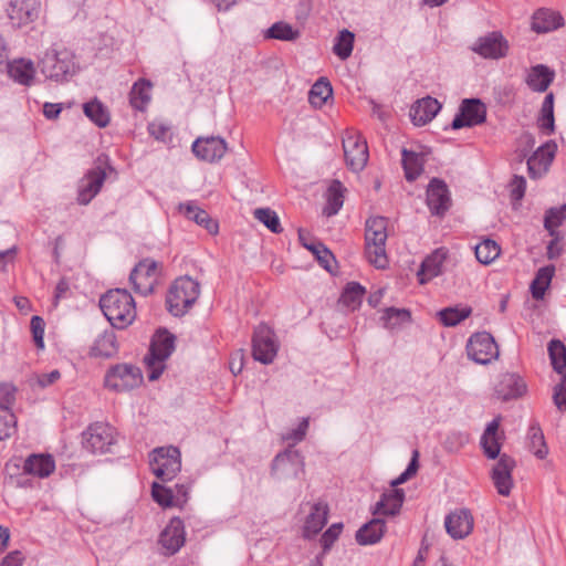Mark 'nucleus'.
I'll return each mask as SVG.
<instances>
[{"mask_svg":"<svg viewBox=\"0 0 566 566\" xmlns=\"http://www.w3.org/2000/svg\"><path fill=\"white\" fill-rule=\"evenodd\" d=\"M279 345L275 342L273 331L264 325L260 324L253 333L252 338V354L253 358L264 365L271 364L276 354Z\"/></svg>","mask_w":566,"mask_h":566,"instance_id":"obj_13","label":"nucleus"},{"mask_svg":"<svg viewBox=\"0 0 566 566\" xmlns=\"http://www.w3.org/2000/svg\"><path fill=\"white\" fill-rule=\"evenodd\" d=\"M472 50L485 59L497 60L507 55L509 42L502 33L494 31L479 38Z\"/></svg>","mask_w":566,"mask_h":566,"instance_id":"obj_16","label":"nucleus"},{"mask_svg":"<svg viewBox=\"0 0 566 566\" xmlns=\"http://www.w3.org/2000/svg\"><path fill=\"white\" fill-rule=\"evenodd\" d=\"M9 76L17 83L30 86L33 82L35 69L31 60L18 59L7 63Z\"/></svg>","mask_w":566,"mask_h":566,"instance_id":"obj_32","label":"nucleus"},{"mask_svg":"<svg viewBox=\"0 0 566 566\" xmlns=\"http://www.w3.org/2000/svg\"><path fill=\"white\" fill-rule=\"evenodd\" d=\"M556 144L554 142H547L527 159L528 176L532 179H538L543 177L551 166L555 151Z\"/></svg>","mask_w":566,"mask_h":566,"instance_id":"obj_20","label":"nucleus"},{"mask_svg":"<svg viewBox=\"0 0 566 566\" xmlns=\"http://www.w3.org/2000/svg\"><path fill=\"white\" fill-rule=\"evenodd\" d=\"M169 130L170 126L163 122H153L148 125L149 134L157 140H165Z\"/></svg>","mask_w":566,"mask_h":566,"instance_id":"obj_61","label":"nucleus"},{"mask_svg":"<svg viewBox=\"0 0 566 566\" xmlns=\"http://www.w3.org/2000/svg\"><path fill=\"white\" fill-rule=\"evenodd\" d=\"M465 442H468V436L460 432H453L450 436H448L444 446L446 449L449 451H457Z\"/></svg>","mask_w":566,"mask_h":566,"instance_id":"obj_63","label":"nucleus"},{"mask_svg":"<svg viewBox=\"0 0 566 566\" xmlns=\"http://www.w3.org/2000/svg\"><path fill=\"white\" fill-rule=\"evenodd\" d=\"M39 66L48 80L57 83L67 82L78 70L73 52L65 48L48 50L40 60Z\"/></svg>","mask_w":566,"mask_h":566,"instance_id":"obj_3","label":"nucleus"},{"mask_svg":"<svg viewBox=\"0 0 566 566\" xmlns=\"http://www.w3.org/2000/svg\"><path fill=\"white\" fill-rule=\"evenodd\" d=\"M254 218L263 223L271 232L281 233L283 231L280 219L275 211L270 208H258L253 212Z\"/></svg>","mask_w":566,"mask_h":566,"instance_id":"obj_52","label":"nucleus"},{"mask_svg":"<svg viewBox=\"0 0 566 566\" xmlns=\"http://www.w3.org/2000/svg\"><path fill=\"white\" fill-rule=\"evenodd\" d=\"M411 318L410 312L406 308L387 307L385 308L381 321L384 326L388 329H394L402 324L409 322Z\"/></svg>","mask_w":566,"mask_h":566,"instance_id":"obj_50","label":"nucleus"},{"mask_svg":"<svg viewBox=\"0 0 566 566\" xmlns=\"http://www.w3.org/2000/svg\"><path fill=\"white\" fill-rule=\"evenodd\" d=\"M441 109V104L437 98L431 96L418 99L410 108V118L416 126H423L431 122L438 112Z\"/></svg>","mask_w":566,"mask_h":566,"instance_id":"obj_26","label":"nucleus"},{"mask_svg":"<svg viewBox=\"0 0 566 566\" xmlns=\"http://www.w3.org/2000/svg\"><path fill=\"white\" fill-rule=\"evenodd\" d=\"M486 120V106L480 98H464L450 127L454 130L473 127Z\"/></svg>","mask_w":566,"mask_h":566,"instance_id":"obj_12","label":"nucleus"},{"mask_svg":"<svg viewBox=\"0 0 566 566\" xmlns=\"http://www.w3.org/2000/svg\"><path fill=\"white\" fill-rule=\"evenodd\" d=\"M151 83L147 80H138L132 87L129 93L130 105L138 111H144L150 101L149 91Z\"/></svg>","mask_w":566,"mask_h":566,"instance_id":"obj_41","label":"nucleus"},{"mask_svg":"<svg viewBox=\"0 0 566 566\" xmlns=\"http://www.w3.org/2000/svg\"><path fill=\"white\" fill-rule=\"evenodd\" d=\"M515 461L507 454H501L499 461L492 469L491 478L499 492L503 496L511 493L513 486L512 471Z\"/></svg>","mask_w":566,"mask_h":566,"instance_id":"obj_21","label":"nucleus"},{"mask_svg":"<svg viewBox=\"0 0 566 566\" xmlns=\"http://www.w3.org/2000/svg\"><path fill=\"white\" fill-rule=\"evenodd\" d=\"M472 313L471 307H446L438 312V316L442 325L452 327L468 318Z\"/></svg>","mask_w":566,"mask_h":566,"instance_id":"obj_47","label":"nucleus"},{"mask_svg":"<svg viewBox=\"0 0 566 566\" xmlns=\"http://www.w3.org/2000/svg\"><path fill=\"white\" fill-rule=\"evenodd\" d=\"M333 96V87L325 77H319L308 93V101L314 107L321 108Z\"/></svg>","mask_w":566,"mask_h":566,"instance_id":"obj_40","label":"nucleus"},{"mask_svg":"<svg viewBox=\"0 0 566 566\" xmlns=\"http://www.w3.org/2000/svg\"><path fill=\"white\" fill-rule=\"evenodd\" d=\"M499 399L507 401L522 397L526 391L525 381L514 373L502 374L494 388Z\"/></svg>","mask_w":566,"mask_h":566,"instance_id":"obj_23","label":"nucleus"},{"mask_svg":"<svg viewBox=\"0 0 566 566\" xmlns=\"http://www.w3.org/2000/svg\"><path fill=\"white\" fill-rule=\"evenodd\" d=\"M447 533L454 539L467 537L473 530V517L469 510L462 509L446 516Z\"/></svg>","mask_w":566,"mask_h":566,"instance_id":"obj_22","label":"nucleus"},{"mask_svg":"<svg viewBox=\"0 0 566 566\" xmlns=\"http://www.w3.org/2000/svg\"><path fill=\"white\" fill-rule=\"evenodd\" d=\"M553 400L559 411H566V375H563L560 382L554 387Z\"/></svg>","mask_w":566,"mask_h":566,"instance_id":"obj_60","label":"nucleus"},{"mask_svg":"<svg viewBox=\"0 0 566 566\" xmlns=\"http://www.w3.org/2000/svg\"><path fill=\"white\" fill-rule=\"evenodd\" d=\"M563 24L564 19L560 13L551 9H538L532 17V30L536 33L551 32Z\"/></svg>","mask_w":566,"mask_h":566,"instance_id":"obj_27","label":"nucleus"},{"mask_svg":"<svg viewBox=\"0 0 566 566\" xmlns=\"http://www.w3.org/2000/svg\"><path fill=\"white\" fill-rule=\"evenodd\" d=\"M175 349V336L168 331H163L157 334L156 338L151 342L149 348V356L145 358L148 366L155 363H164Z\"/></svg>","mask_w":566,"mask_h":566,"instance_id":"obj_25","label":"nucleus"},{"mask_svg":"<svg viewBox=\"0 0 566 566\" xmlns=\"http://www.w3.org/2000/svg\"><path fill=\"white\" fill-rule=\"evenodd\" d=\"M419 452L418 450H415L412 452V458L407 467V469L395 480L391 481V486L396 489L397 485L402 484L407 482L411 476H413L419 468L418 462Z\"/></svg>","mask_w":566,"mask_h":566,"instance_id":"obj_58","label":"nucleus"},{"mask_svg":"<svg viewBox=\"0 0 566 566\" xmlns=\"http://www.w3.org/2000/svg\"><path fill=\"white\" fill-rule=\"evenodd\" d=\"M446 258L447 252L443 249H437L422 261L417 273L420 284H424L441 274Z\"/></svg>","mask_w":566,"mask_h":566,"instance_id":"obj_28","label":"nucleus"},{"mask_svg":"<svg viewBox=\"0 0 566 566\" xmlns=\"http://www.w3.org/2000/svg\"><path fill=\"white\" fill-rule=\"evenodd\" d=\"M365 293L366 290L363 285L357 282H349L342 293L340 302L350 311H355L360 306Z\"/></svg>","mask_w":566,"mask_h":566,"instance_id":"obj_44","label":"nucleus"},{"mask_svg":"<svg viewBox=\"0 0 566 566\" xmlns=\"http://www.w3.org/2000/svg\"><path fill=\"white\" fill-rule=\"evenodd\" d=\"M143 382L142 370L132 364H117L108 369L104 384L114 391H127L138 387Z\"/></svg>","mask_w":566,"mask_h":566,"instance_id":"obj_8","label":"nucleus"},{"mask_svg":"<svg viewBox=\"0 0 566 566\" xmlns=\"http://www.w3.org/2000/svg\"><path fill=\"white\" fill-rule=\"evenodd\" d=\"M83 112L92 123L101 128L106 127L109 124V112L107 107L104 106V104L97 98L84 103Z\"/></svg>","mask_w":566,"mask_h":566,"instance_id":"obj_39","label":"nucleus"},{"mask_svg":"<svg viewBox=\"0 0 566 566\" xmlns=\"http://www.w3.org/2000/svg\"><path fill=\"white\" fill-rule=\"evenodd\" d=\"M386 531V522L381 517H374L356 532V541L359 545H374L378 543Z\"/></svg>","mask_w":566,"mask_h":566,"instance_id":"obj_30","label":"nucleus"},{"mask_svg":"<svg viewBox=\"0 0 566 566\" xmlns=\"http://www.w3.org/2000/svg\"><path fill=\"white\" fill-rule=\"evenodd\" d=\"M467 354L475 363L486 365L499 357V347L490 333H475L468 340Z\"/></svg>","mask_w":566,"mask_h":566,"instance_id":"obj_11","label":"nucleus"},{"mask_svg":"<svg viewBox=\"0 0 566 566\" xmlns=\"http://www.w3.org/2000/svg\"><path fill=\"white\" fill-rule=\"evenodd\" d=\"M40 12L39 0H10L7 14L14 28L33 22Z\"/></svg>","mask_w":566,"mask_h":566,"instance_id":"obj_18","label":"nucleus"},{"mask_svg":"<svg viewBox=\"0 0 566 566\" xmlns=\"http://www.w3.org/2000/svg\"><path fill=\"white\" fill-rule=\"evenodd\" d=\"M354 41H355V34L344 29L339 31L335 39V43L333 46V52L340 59V60H347L353 52L354 48Z\"/></svg>","mask_w":566,"mask_h":566,"instance_id":"obj_46","label":"nucleus"},{"mask_svg":"<svg viewBox=\"0 0 566 566\" xmlns=\"http://www.w3.org/2000/svg\"><path fill=\"white\" fill-rule=\"evenodd\" d=\"M117 353L115 333L112 329L104 331L94 342L90 354L93 357H112Z\"/></svg>","mask_w":566,"mask_h":566,"instance_id":"obj_36","label":"nucleus"},{"mask_svg":"<svg viewBox=\"0 0 566 566\" xmlns=\"http://www.w3.org/2000/svg\"><path fill=\"white\" fill-rule=\"evenodd\" d=\"M566 220V205L552 207L544 216V228L551 235H555L556 229Z\"/></svg>","mask_w":566,"mask_h":566,"instance_id":"obj_51","label":"nucleus"},{"mask_svg":"<svg viewBox=\"0 0 566 566\" xmlns=\"http://www.w3.org/2000/svg\"><path fill=\"white\" fill-rule=\"evenodd\" d=\"M401 164L406 179L415 181L423 171L424 158L422 154L403 148L401 150Z\"/></svg>","mask_w":566,"mask_h":566,"instance_id":"obj_37","label":"nucleus"},{"mask_svg":"<svg viewBox=\"0 0 566 566\" xmlns=\"http://www.w3.org/2000/svg\"><path fill=\"white\" fill-rule=\"evenodd\" d=\"M179 210L184 211L185 216L189 220H192L197 224L203 227L209 233L214 234L218 232L217 221H214L206 210L199 208L195 203H180Z\"/></svg>","mask_w":566,"mask_h":566,"instance_id":"obj_34","label":"nucleus"},{"mask_svg":"<svg viewBox=\"0 0 566 566\" xmlns=\"http://www.w3.org/2000/svg\"><path fill=\"white\" fill-rule=\"evenodd\" d=\"M151 496L163 507L175 506L174 490L158 482L151 484Z\"/></svg>","mask_w":566,"mask_h":566,"instance_id":"obj_53","label":"nucleus"},{"mask_svg":"<svg viewBox=\"0 0 566 566\" xmlns=\"http://www.w3.org/2000/svg\"><path fill=\"white\" fill-rule=\"evenodd\" d=\"M328 507L323 503H315L312 506V511L306 517L303 536L305 538H312L317 535L327 523Z\"/></svg>","mask_w":566,"mask_h":566,"instance_id":"obj_31","label":"nucleus"},{"mask_svg":"<svg viewBox=\"0 0 566 566\" xmlns=\"http://www.w3.org/2000/svg\"><path fill=\"white\" fill-rule=\"evenodd\" d=\"M192 153L201 160L216 163L227 153V143L219 136L199 137L192 144Z\"/></svg>","mask_w":566,"mask_h":566,"instance_id":"obj_17","label":"nucleus"},{"mask_svg":"<svg viewBox=\"0 0 566 566\" xmlns=\"http://www.w3.org/2000/svg\"><path fill=\"white\" fill-rule=\"evenodd\" d=\"M500 253V245L491 239H485L475 247L476 260L485 265L493 262Z\"/></svg>","mask_w":566,"mask_h":566,"instance_id":"obj_49","label":"nucleus"},{"mask_svg":"<svg viewBox=\"0 0 566 566\" xmlns=\"http://www.w3.org/2000/svg\"><path fill=\"white\" fill-rule=\"evenodd\" d=\"M548 355L554 370L564 374L566 368V347L559 339H552L548 343Z\"/></svg>","mask_w":566,"mask_h":566,"instance_id":"obj_48","label":"nucleus"},{"mask_svg":"<svg viewBox=\"0 0 566 566\" xmlns=\"http://www.w3.org/2000/svg\"><path fill=\"white\" fill-rule=\"evenodd\" d=\"M499 420L493 419L488 423L482 437L481 447L489 459H496L501 452V443L497 438Z\"/></svg>","mask_w":566,"mask_h":566,"instance_id":"obj_35","label":"nucleus"},{"mask_svg":"<svg viewBox=\"0 0 566 566\" xmlns=\"http://www.w3.org/2000/svg\"><path fill=\"white\" fill-rule=\"evenodd\" d=\"M555 78V72L544 64L532 66L525 78L528 87L534 92H545Z\"/></svg>","mask_w":566,"mask_h":566,"instance_id":"obj_29","label":"nucleus"},{"mask_svg":"<svg viewBox=\"0 0 566 566\" xmlns=\"http://www.w3.org/2000/svg\"><path fill=\"white\" fill-rule=\"evenodd\" d=\"M55 469V462L50 454H31L24 461L23 471L39 478L49 476Z\"/></svg>","mask_w":566,"mask_h":566,"instance_id":"obj_33","label":"nucleus"},{"mask_svg":"<svg viewBox=\"0 0 566 566\" xmlns=\"http://www.w3.org/2000/svg\"><path fill=\"white\" fill-rule=\"evenodd\" d=\"M190 484L177 483L174 490L175 506H182L188 501Z\"/></svg>","mask_w":566,"mask_h":566,"instance_id":"obj_64","label":"nucleus"},{"mask_svg":"<svg viewBox=\"0 0 566 566\" xmlns=\"http://www.w3.org/2000/svg\"><path fill=\"white\" fill-rule=\"evenodd\" d=\"M151 472L163 482L171 481L181 469L180 451L176 447H159L149 454Z\"/></svg>","mask_w":566,"mask_h":566,"instance_id":"obj_5","label":"nucleus"},{"mask_svg":"<svg viewBox=\"0 0 566 566\" xmlns=\"http://www.w3.org/2000/svg\"><path fill=\"white\" fill-rule=\"evenodd\" d=\"M106 174L101 167L88 170L78 181L77 201L80 205H88L92 199L99 192Z\"/></svg>","mask_w":566,"mask_h":566,"instance_id":"obj_19","label":"nucleus"},{"mask_svg":"<svg viewBox=\"0 0 566 566\" xmlns=\"http://www.w3.org/2000/svg\"><path fill=\"white\" fill-rule=\"evenodd\" d=\"M82 444L93 454H104L112 451L116 443V430L108 423L95 422L82 433Z\"/></svg>","mask_w":566,"mask_h":566,"instance_id":"obj_6","label":"nucleus"},{"mask_svg":"<svg viewBox=\"0 0 566 566\" xmlns=\"http://www.w3.org/2000/svg\"><path fill=\"white\" fill-rule=\"evenodd\" d=\"M186 542L185 524L180 517H172L167 526L161 531L158 544L161 554L172 556L180 551Z\"/></svg>","mask_w":566,"mask_h":566,"instance_id":"obj_14","label":"nucleus"},{"mask_svg":"<svg viewBox=\"0 0 566 566\" xmlns=\"http://www.w3.org/2000/svg\"><path fill=\"white\" fill-rule=\"evenodd\" d=\"M17 388L10 382H0V411H12Z\"/></svg>","mask_w":566,"mask_h":566,"instance_id":"obj_54","label":"nucleus"},{"mask_svg":"<svg viewBox=\"0 0 566 566\" xmlns=\"http://www.w3.org/2000/svg\"><path fill=\"white\" fill-rule=\"evenodd\" d=\"M304 457L293 447L277 453L272 461L271 475L277 481L297 479L304 474Z\"/></svg>","mask_w":566,"mask_h":566,"instance_id":"obj_7","label":"nucleus"},{"mask_svg":"<svg viewBox=\"0 0 566 566\" xmlns=\"http://www.w3.org/2000/svg\"><path fill=\"white\" fill-rule=\"evenodd\" d=\"M527 438L530 441V451L533 452L534 455L538 459H544L548 453V449L545 443L543 431L538 423H533L530 426Z\"/></svg>","mask_w":566,"mask_h":566,"instance_id":"obj_45","label":"nucleus"},{"mask_svg":"<svg viewBox=\"0 0 566 566\" xmlns=\"http://www.w3.org/2000/svg\"><path fill=\"white\" fill-rule=\"evenodd\" d=\"M344 191L339 180H333L329 185L326 193V206L323 209V213L327 217H332L338 213L344 205Z\"/></svg>","mask_w":566,"mask_h":566,"instance_id":"obj_38","label":"nucleus"},{"mask_svg":"<svg viewBox=\"0 0 566 566\" xmlns=\"http://www.w3.org/2000/svg\"><path fill=\"white\" fill-rule=\"evenodd\" d=\"M160 263L149 258L139 261L129 274L135 292L144 296L151 294L160 275Z\"/></svg>","mask_w":566,"mask_h":566,"instance_id":"obj_10","label":"nucleus"},{"mask_svg":"<svg viewBox=\"0 0 566 566\" xmlns=\"http://www.w3.org/2000/svg\"><path fill=\"white\" fill-rule=\"evenodd\" d=\"M342 530H343V524L342 523H335V524H332L322 535L319 542H321V545L323 547V552H322V555H325L329 549L331 547L333 546V544L335 543V541L338 538V536L340 535L342 533Z\"/></svg>","mask_w":566,"mask_h":566,"instance_id":"obj_55","label":"nucleus"},{"mask_svg":"<svg viewBox=\"0 0 566 566\" xmlns=\"http://www.w3.org/2000/svg\"><path fill=\"white\" fill-rule=\"evenodd\" d=\"M538 127L546 134L551 135L555 130L554 119V94L548 93L542 104Z\"/></svg>","mask_w":566,"mask_h":566,"instance_id":"obj_42","label":"nucleus"},{"mask_svg":"<svg viewBox=\"0 0 566 566\" xmlns=\"http://www.w3.org/2000/svg\"><path fill=\"white\" fill-rule=\"evenodd\" d=\"M30 327L36 347L40 349L44 348V319L38 315L32 316Z\"/></svg>","mask_w":566,"mask_h":566,"instance_id":"obj_59","label":"nucleus"},{"mask_svg":"<svg viewBox=\"0 0 566 566\" xmlns=\"http://www.w3.org/2000/svg\"><path fill=\"white\" fill-rule=\"evenodd\" d=\"M318 250L314 251V255L319 265L327 272L334 273V265L336 263L334 254L324 244L316 247Z\"/></svg>","mask_w":566,"mask_h":566,"instance_id":"obj_57","label":"nucleus"},{"mask_svg":"<svg viewBox=\"0 0 566 566\" xmlns=\"http://www.w3.org/2000/svg\"><path fill=\"white\" fill-rule=\"evenodd\" d=\"M200 285L192 277L185 275L176 279L166 296L168 312L176 316H184L197 302Z\"/></svg>","mask_w":566,"mask_h":566,"instance_id":"obj_4","label":"nucleus"},{"mask_svg":"<svg viewBox=\"0 0 566 566\" xmlns=\"http://www.w3.org/2000/svg\"><path fill=\"white\" fill-rule=\"evenodd\" d=\"M301 33L294 29L290 23L279 21L273 23L265 32V39H274L280 41H295L300 38Z\"/></svg>","mask_w":566,"mask_h":566,"instance_id":"obj_43","label":"nucleus"},{"mask_svg":"<svg viewBox=\"0 0 566 566\" xmlns=\"http://www.w3.org/2000/svg\"><path fill=\"white\" fill-rule=\"evenodd\" d=\"M427 205L432 216L443 217L451 207L447 184L438 178L430 180L427 188Z\"/></svg>","mask_w":566,"mask_h":566,"instance_id":"obj_15","label":"nucleus"},{"mask_svg":"<svg viewBox=\"0 0 566 566\" xmlns=\"http://www.w3.org/2000/svg\"><path fill=\"white\" fill-rule=\"evenodd\" d=\"M15 423V416L12 411H0V441L14 432Z\"/></svg>","mask_w":566,"mask_h":566,"instance_id":"obj_56","label":"nucleus"},{"mask_svg":"<svg viewBox=\"0 0 566 566\" xmlns=\"http://www.w3.org/2000/svg\"><path fill=\"white\" fill-rule=\"evenodd\" d=\"M388 219L381 216L370 217L365 223V253L368 261L377 269L388 264L386 241Z\"/></svg>","mask_w":566,"mask_h":566,"instance_id":"obj_2","label":"nucleus"},{"mask_svg":"<svg viewBox=\"0 0 566 566\" xmlns=\"http://www.w3.org/2000/svg\"><path fill=\"white\" fill-rule=\"evenodd\" d=\"M99 306L115 328L123 329L130 325L136 317L135 301L126 290H111L99 300Z\"/></svg>","mask_w":566,"mask_h":566,"instance_id":"obj_1","label":"nucleus"},{"mask_svg":"<svg viewBox=\"0 0 566 566\" xmlns=\"http://www.w3.org/2000/svg\"><path fill=\"white\" fill-rule=\"evenodd\" d=\"M405 501L402 489H391L380 495L379 501L371 507L375 516H395L399 514Z\"/></svg>","mask_w":566,"mask_h":566,"instance_id":"obj_24","label":"nucleus"},{"mask_svg":"<svg viewBox=\"0 0 566 566\" xmlns=\"http://www.w3.org/2000/svg\"><path fill=\"white\" fill-rule=\"evenodd\" d=\"M511 187L512 197L515 200H521L524 197L526 190L525 178L523 176L515 175L512 179Z\"/></svg>","mask_w":566,"mask_h":566,"instance_id":"obj_62","label":"nucleus"},{"mask_svg":"<svg viewBox=\"0 0 566 566\" xmlns=\"http://www.w3.org/2000/svg\"><path fill=\"white\" fill-rule=\"evenodd\" d=\"M343 150L347 167L355 171H361L369 158L366 139L356 130L347 129L343 136Z\"/></svg>","mask_w":566,"mask_h":566,"instance_id":"obj_9","label":"nucleus"}]
</instances>
